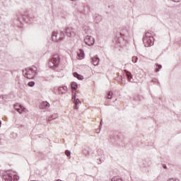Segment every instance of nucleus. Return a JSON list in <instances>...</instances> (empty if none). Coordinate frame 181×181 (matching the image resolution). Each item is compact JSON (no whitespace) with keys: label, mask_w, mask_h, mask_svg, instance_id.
<instances>
[{"label":"nucleus","mask_w":181,"mask_h":181,"mask_svg":"<svg viewBox=\"0 0 181 181\" xmlns=\"http://www.w3.org/2000/svg\"><path fill=\"white\" fill-rule=\"evenodd\" d=\"M65 154L69 157V156H71V152L69 150H66L65 151Z\"/></svg>","instance_id":"393cba45"},{"label":"nucleus","mask_w":181,"mask_h":181,"mask_svg":"<svg viewBox=\"0 0 181 181\" xmlns=\"http://www.w3.org/2000/svg\"><path fill=\"white\" fill-rule=\"evenodd\" d=\"M71 89H72V90H77V88H78V86H77V83H76V82H72V83H71Z\"/></svg>","instance_id":"a211bd4d"},{"label":"nucleus","mask_w":181,"mask_h":181,"mask_svg":"<svg viewBox=\"0 0 181 181\" xmlns=\"http://www.w3.org/2000/svg\"><path fill=\"white\" fill-rule=\"evenodd\" d=\"M59 117V115L57 113H54L51 117L48 118V121H52V119H56Z\"/></svg>","instance_id":"f3484780"},{"label":"nucleus","mask_w":181,"mask_h":181,"mask_svg":"<svg viewBox=\"0 0 181 181\" xmlns=\"http://www.w3.org/2000/svg\"><path fill=\"white\" fill-rule=\"evenodd\" d=\"M59 64H60V57L59 54H54L48 62V66L53 70L54 69H57L59 67Z\"/></svg>","instance_id":"7ed1b4c3"},{"label":"nucleus","mask_w":181,"mask_h":181,"mask_svg":"<svg viewBox=\"0 0 181 181\" xmlns=\"http://www.w3.org/2000/svg\"><path fill=\"white\" fill-rule=\"evenodd\" d=\"M28 87H34L35 86V81H30L28 83Z\"/></svg>","instance_id":"412c9836"},{"label":"nucleus","mask_w":181,"mask_h":181,"mask_svg":"<svg viewBox=\"0 0 181 181\" xmlns=\"http://www.w3.org/2000/svg\"><path fill=\"white\" fill-rule=\"evenodd\" d=\"M124 73L129 80V81H131V79L132 78V74H131V72L128 71L127 70H124Z\"/></svg>","instance_id":"ddd939ff"},{"label":"nucleus","mask_w":181,"mask_h":181,"mask_svg":"<svg viewBox=\"0 0 181 181\" xmlns=\"http://www.w3.org/2000/svg\"><path fill=\"white\" fill-rule=\"evenodd\" d=\"M163 169H166V168H167V167H166V165H165V164L163 165Z\"/></svg>","instance_id":"2f4dec72"},{"label":"nucleus","mask_w":181,"mask_h":181,"mask_svg":"<svg viewBox=\"0 0 181 181\" xmlns=\"http://www.w3.org/2000/svg\"><path fill=\"white\" fill-rule=\"evenodd\" d=\"M59 91H62V90H63V87H60V88H59Z\"/></svg>","instance_id":"7c9ffc66"},{"label":"nucleus","mask_w":181,"mask_h":181,"mask_svg":"<svg viewBox=\"0 0 181 181\" xmlns=\"http://www.w3.org/2000/svg\"><path fill=\"white\" fill-rule=\"evenodd\" d=\"M49 107H50V104H49L47 102H42L40 105V108L42 110H47Z\"/></svg>","instance_id":"9b49d317"},{"label":"nucleus","mask_w":181,"mask_h":181,"mask_svg":"<svg viewBox=\"0 0 181 181\" xmlns=\"http://www.w3.org/2000/svg\"><path fill=\"white\" fill-rule=\"evenodd\" d=\"M72 100H73V103H74V101H76V100H77V98H76V95L72 96Z\"/></svg>","instance_id":"a878e982"},{"label":"nucleus","mask_w":181,"mask_h":181,"mask_svg":"<svg viewBox=\"0 0 181 181\" xmlns=\"http://www.w3.org/2000/svg\"><path fill=\"white\" fill-rule=\"evenodd\" d=\"M95 42V40H94V37L91 35H86L84 38V42L88 46H93Z\"/></svg>","instance_id":"6e6552de"},{"label":"nucleus","mask_w":181,"mask_h":181,"mask_svg":"<svg viewBox=\"0 0 181 181\" xmlns=\"http://www.w3.org/2000/svg\"><path fill=\"white\" fill-rule=\"evenodd\" d=\"M3 179L5 181H17L18 179H19V177H18L16 175L6 173L3 175Z\"/></svg>","instance_id":"423d86ee"},{"label":"nucleus","mask_w":181,"mask_h":181,"mask_svg":"<svg viewBox=\"0 0 181 181\" xmlns=\"http://www.w3.org/2000/svg\"><path fill=\"white\" fill-rule=\"evenodd\" d=\"M64 37H66V35H64V32L62 31L59 34L57 31H54L52 33V42H60L62 40H64Z\"/></svg>","instance_id":"39448f33"},{"label":"nucleus","mask_w":181,"mask_h":181,"mask_svg":"<svg viewBox=\"0 0 181 181\" xmlns=\"http://www.w3.org/2000/svg\"><path fill=\"white\" fill-rule=\"evenodd\" d=\"M111 98H112V91H110V92L107 93V100H111Z\"/></svg>","instance_id":"aec40b11"},{"label":"nucleus","mask_w":181,"mask_h":181,"mask_svg":"<svg viewBox=\"0 0 181 181\" xmlns=\"http://www.w3.org/2000/svg\"><path fill=\"white\" fill-rule=\"evenodd\" d=\"M71 1H76V0H71Z\"/></svg>","instance_id":"72a5a7b5"},{"label":"nucleus","mask_w":181,"mask_h":181,"mask_svg":"<svg viewBox=\"0 0 181 181\" xmlns=\"http://www.w3.org/2000/svg\"><path fill=\"white\" fill-rule=\"evenodd\" d=\"M23 74L26 78H35V76H37V68L35 66L33 68H26L25 70H23Z\"/></svg>","instance_id":"f257e3e1"},{"label":"nucleus","mask_w":181,"mask_h":181,"mask_svg":"<svg viewBox=\"0 0 181 181\" xmlns=\"http://www.w3.org/2000/svg\"><path fill=\"white\" fill-rule=\"evenodd\" d=\"M132 60L133 63H136V62H138V57H133L132 58Z\"/></svg>","instance_id":"4be33fe9"},{"label":"nucleus","mask_w":181,"mask_h":181,"mask_svg":"<svg viewBox=\"0 0 181 181\" xmlns=\"http://www.w3.org/2000/svg\"><path fill=\"white\" fill-rule=\"evenodd\" d=\"M100 128H103V121H100Z\"/></svg>","instance_id":"c756f323"},{"label":"nucleus","mask_w":181,"mask_h":181,"mask_svg":"<svg viewBox=\"0 0 181 181\" xmlns=\"http://www.w3.org/2000/svg\"><path fill=\"white\" fill-rule=\"evenodd\" d=\"M156 67H158V68L156 69V73H158V71H159V69H160L162 67V65L156 64Z\"/></svg>","instance_id":"b1692460"},{"label":"nucleus","mask_w":181,"mask_h":181,"mask_svg":"<svg viewBox=\"0 0 181 181\" xmlns=\"http://www.w3.org/2000/svg\"><path fill=\"white\" fill-rule=\"evenodd\" d=\"M173 2H177V3H179L180 2L181 0H172Z\"/></svg>","instance_id":"c85d7f7f"},{"label":"nucleus","mask_w":181,"mask_h":181,"mask_svg":"<svg viewBox=\"0 0 181 181\" xmlns=\"http://www.w3.org/2000/svg\"><path fill=\"white\" fill-rule=\"evenodd\" d=\"M91 63L93 66H98L100 63V58L96 55L91 58Z\"/></svg>","instance_id":"1a4fd4ad"},{"label":"nucleus","mask_w":181,"mask_h":181,"mask_svg":"<svg viewBox=\"0 0 181 181\" xmlns=\"http://www.w3.org/2000/svg\"><path fill=\"white\" fill-rule=\"evenodd\" d=\"M62 90H64V91H66L67 90V86H63Z\"/></svg>","instance_id":"cd10ccee"},{"label":"nucleus","mask_w":181,"mask_h":181,"mask_svg":"<svg viewBox=\"0 0 181 181\" xmlns=\"http://www.w3.org/2000/svg\"><path fill=\"white\" fill-rule=\"evenodd\" d=\"M152 81H156V79H153Z\"/></svg>","instance_id":"473e14b6"},{"label":"nucleus","mask_w":181,"mask_h":181,"mask_svg":"<svg viewBox=\"0 0 181 181\" xmlns=\"http://www.w3.org/2000/svg\"><path fill=\"white\" fill-rule=\"evenodd\" d=\"M121 36H127L129 35L128 30L127 28H123L120 30Z\"/></svg>","instance_id":"f8f14e48"},{"label":"nucleus","mask_w":181,"mask_h":181,"mask_svg":"<svg viewBox=\"0 0 181 181\" xmlns=\"http://www.w3.org/2000/svg\"><path fill=\"white\" fill-rule=\"evenodd\" d=\"M155 39L152 36V34L149 32L146 33L145 36L143 37V43L146 47L153 46Z\"/></svg>","instance_id":"20e7f679"},{"label":"nucleus","mask_w":181,"mask_h":181,"mask_svg":"<svg viewBox=\"0 0 181 181\" xmlns=\"http://www.w3.org/2000/svg\"><path fill=\"white\" fill-rule=\"evenodd\" d=\"M101 16L98 15V14H96L95 16H94V20H95V22H96V23H98L99 22H101Z\"/></svg>","instance_id":"4468645a"},{"label":"nucleus","mask_w":181,"mask_h":181,"mask_svg":"<svg viewBox=\"0 0 181 181\" xmlns=\"http://www.w3.org/2000/svg\"><path fill=\"white\" fill-rule=\"evenodd\" d=\"M59 64H60V57L59 54H54L48 62V66L53 70L54 69H57L59 67Z\"/></svg>","instance_id":"f03ea898"},{"label":"nucleus","mask_w":181,"mask_h":181,"mask_svg":"<svg viewBox=\"0 0 181 181\" xmlns=\"http://www.w3.org/2000/svg\"><path fill=\"white\" fill-rule=\"evenodd\" d=\"M18 84H19L20 88H21V90H23L25 88V86H26V84L22 81H18Z\"/></svg>","instance_id":"6ab92c4d"},{"label":"nucleus","mask_w":181,"mask_h":181,"mask_svg":"<svg viewBox=\"0 0 181 181\" xmlns=\"http://www.w3.org/2000/svg\"><path fill=\"white\" fill-rule=\"evenodd\" d=\"M74 76H75L78 80H83L84 77L80 74H78L77 72L74 73Z\"/></svg>","instance_id":"dca6fc26"},{"label":"nucleus","mask_w":181,"mask_h":181,"mask_svg":"<svg viewBox=\"0 0 181 181\" xmlns=\"http://www.w3.org/2000/svg\"><path fill=\"white\" fill-rule=\"evenodd\" d=\"M78 56L81 60V59H84V53L83 52H82L81 54H78Z\"/></svg>","instance_id":"5701e85b"},{"label":"nucleus","mask_w":181,"mask_h":181,"mask_svg":"<svg viewBox=\"0 0 181 181\" xmlns=\"http://www.w3.org/2000/svg\"><path fill=\"white\" fill-rule=\"evenodd\" d=\"M168 181H179V180H176L175 178L169 179Z\"/></svg>","instance_id":"bb28decb"},{"label":"nucleus","mask_w":181,"mask_h":181,"mask_svg":"<svg viewBox=\"0 0 181 181\" xmlns=\"http://www.w3.org/2000/svg\"><path fill=\"white\" fill-rule=\"evenodd\" d=\"M15 110H16V111L18 112H19V114H21L22 112H26V109H25L23 107L20 106V108L18 107H15Z\"/></svg>","instance_id":"2eb2a0df"},{"label":"nucleus","mask_w":181,"mask_h":181,"mask_svg":"<svg viewBox=\"0 0 181 181\" xmlns=\"http://www.w3.org/2000/svg\"><path fill=\"white\" fill-rule=\"evenodd\" d=\"M74 110H78L81 104V101L80 99L77 98L76 100H74Z\"/></svg>","instance_id":"9d476101"},{"label":"nucleus","mask_w":181,"mask_h":181,"mask_svg":"<svg viewBox=\"0 0 181 181\" xmlns=\"http://www.w3.org/2000/svg\"><path fill=\"white\" fill-rule=\"evenodd\" d=\"M64 33H66V36H67V37L73 39V37H76V29L71 27H68L66 28L65 32H64Z\"/></svg>","instance_id":"0eeeda50"}]
</instances>
